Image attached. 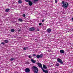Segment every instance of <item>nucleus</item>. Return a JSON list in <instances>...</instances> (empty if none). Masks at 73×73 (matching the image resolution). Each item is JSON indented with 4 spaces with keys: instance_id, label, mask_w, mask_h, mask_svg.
Wrapping results in <instances>:
<instances>
[{
    "instance_id": "f257e3e1",
    "label": "nucleus",
    "mask_w": 73,
    "mask_h": 73,
    "mask_svg": "<svg viewBox=\"0 0 73 73\" xmlns=\"http://www.w3.org/2000/svg\"><path fill=\"white\" fill-rule=\"evenodd\" d=\"M62 4H63L62 7L65 9H66L68 8V7L69 6V4L67 2H65L64 1H62Z\"/></svg>"
},
{
    "instance_id": "f03ea898",
    "label": "nucleus",
    "mask_w": 73,
    "mask_h": 73,
    "mask_svg": "<svg viewBox=\"0 0 73 73\" xmlns=\"http://www.w3.org/2000/svg\"><path fill=\"white\" fill-rule=\"evenodd\" d=\"M32 68L34 73H37L38 72V68L37 67L33 66L32 67Z\"/></svg>"
},
{
    "instance_id": "7ed1b4c3",
    "label": "nucleus",
    "mask_w": 73,
    "mask_h": 73,
    "mask_svg": "<svg viewBox=\"0 0 73 73\" xmlns=\"http://www.w3.org/2000/svg\"><path fill=\"white\" fill-rule=\"evenodd\" d=\"M36 28H35L34 27H31L29 29L30 31H34L35 30Z\"/></svg>"
},
{
    "instance_id": "20e7f679",
    "label": "nucleus",
    "mask_w": 73,
    "mask_h": 73,
    "mask_svg": "<svg viewBox=\"0 0 73 73\" xmlns=\"http://www.w3.org/2000/svg\"><path fill=\"white\" fill-rule=\"evenodd\" d=\"M25 72L27 73H29L30 72V69L28 68H27L25 70Z\"/></svg>"
},
{
    "instance_id": "39448f33",
    "label": "nucleus",
    "mask_w": 73,
    "mask_h": 73,
    "mask_svg": "<svg viewBox=\"0 0 73 73\" xmlns=\"http://www.w3.org/2000/svg\"><path fill=\"white\" fill-rule=\"evenodd\" d=\"M29 4L30 6H32V4H33V3H32V2L30 0H29Z\"/></svg>"
},
{
    "instance_id": "423d86ee",
    "label": "nucleus",
    "mask_w": 73,
    "mask_h": 73,
    "mask_svg": "<svg viewBox=\"0 0 73 73\" xmlns=\"http://www.w3.org/2000/svg\"><path fill=\"white\" fill-rule=\"evenodd\" d=\"M47 32H48V33H50V32L52 31V30L50 28H49L47 29Z\"/></svg>"
},
{
    "instance_id": "0eeeda50",
    "label": "nucleus",
    "mask_w": 73,
    "mask_h": 73,
    "mask_svg": "<svg viewBox=\"0 0 73 73\" xmlns=\"http://www.w3.org/2000/svg\"><path fill=\"white\" fill-rule=\"evenodd\" d=\"M31 61L32 62H33V63H36V60H33V58H32L31 60Z\"/></svg>"
},
{
    "instance_id": "6e6552de",
    "label": "nucleus",
    "mask_w": 73,
    "mask_h": 73,
    "mask_svg": "<svg viewBox=\"0 0 73 73\" xmlns=\"http://www.w3.org/2000/svg\"><path fill=\"white\" fill-rule=\"evenodd\" d=\"M37 64H38V66L39 67H41V66H42V64L40 63H37Z\"/></svg>"
},
{
    "instance_id": "1a4fd4ad",
    "label": "nucleus",
    "mask_w": 73,
    "mask_h": 73,
    "mask_svg": "<svg viewBox=\"0 0 73 73\" xmlns=\"http://www.w3.org/2000/svg\"><path fill=\"white\" fill-rule=\"evenodd\" d=\"M43 68H44L45 69H46V68H47V67H46V66H45V65L44 64H43Z\"/></svg>"
},
{
    "instance_id": "9d476101",
    "label": "nucleus",
    "mask_w": 73,
    "mask_h": 73,
    "mask_svg": "<svg viewBox=\"0 0 73 73\" xmlns=\"http://www.w3.org/2000/svg\"><path fill=\"white\" fill-rule=\"evenodd\" d=\"M60 53H64V51L63 50H61L60 51Z\"/></svg>"
},
{
    "instance_id": "9b49d317",
    "label": "nucleus",
    "mask_w": 73,
    "mask_h": 73,
    "mask_svg": "<svg viewBox=\"0 0 73 73\" xmlns=\"http://www.w3.org/2000/svg\"><path fill=\"white\" fill-rule=\"evenodd\" d=\"M43 72H45V73H48V71L47 70H43Z\"/></svg>"
},
{
    "instance_id": "f8f14e48",
    "label": "nucleus",
    "mask_w": 73,
    "mask_h": 73,
    "mask_svg": "<svg viewBox=\"0 0 73 73\" xmlns=\"http://www.w3.org/2000/svg\"><path fill=\"white\" fill-rule=\"evenodd\" d=\"M10 10V9H6L5 10V11L6 12H9Z\"/></svg>"
},
{
    "instance_id": "ddd939ff",
    "label": "nucleus",
    "mask_w": 73,
    "mask_h": 73,
    "mask_svg": "<svg viewBox=\"0 0 73 73\" xmlns=\"http://www.w3.org/2000/svg\"><path fill=\"white\" fill-rule=\"evenodd\" d=\"M57 60V61H58V62H60L61 61V60H62L61 59L59 58H58Z\"/></svg>"
},
{
    "instance_id": "4468645a",
    "label": "nucleus",
    "mask_w": 73,
    "mask_h": 73,
    "mask_svg": "<svg viewBox=\"0 0 73 73\" xmlns=\"http://www.w3.org/2000/svg\"><path fill=\"white\" fill-rule=\"evenodd\" d=\"M37 1H38V0H34V1H33V2L34 4H35L36 2H37Z\"/></svg>"
},
{
    "instance_id": "2eb2a0df",
    "label": "nucleus",
    "mask_w": 73,
    "mask_h": 73,
    "mask_svg": "<svg viewBox=\"0 0 73 73\" xmlns=\"http://www.w3.org/2000/svg\"><path fill=\"white\" fill-rule=\"evenodd\" d=\"M4 42L5 43H8V40H5Z\"/></svg>"
},
{
    "instance_id": "dca6fc26",
    "label": "nucleus",
    "mask_w": 73,
    "mask_h": 73,
    "mask_svg": "<svg viewBox=\"0 0 73 73\" xmlns=\"http://www.w3.org/2000/svg\"><path fill=\"white\" fill-rule=\"evenodd\" d=\"M22 2H23L21 0H19L18 1V2L19 3V4H21L22 3Z\"/></svg>"
},
{
    "instance_id": "f3484780",
    "label": "nucleus",
    "mask_w": 73,
    "mask_h": 73,
    "mask_svg": "<svg viewBox=\"0 0 73 73\" xmlns=\"http://www.w3.org/2000/svg\"><path fill=\"white\" fill-rule=\"evenodd\" d=\"M40 55L38 54L36 55V58H40Z\"/></svg>"
},
{
    "instance_id": "a211bd4d",
    "label": "nucleus",
    "mask_w": 73,
    "mask_h": 73,
    "mask_svg": "<svg viewBox=\"0 0 73 73\" xmlns=\"http://www.w3.org/2000/svg\"><path fill=\"white\" fill-rule=\"evenodd\" d=\"M26 49H28V47H25L23 48V50H27Z\"/></svg>"
},
{
    "instance_id": "6ab92c4d",
    "label": "nucleus",
    "mask_w": 73,
    "mask_h": 73,
    "mask_svg": "<svg viewBox=\"0 0 73 73\" xmlns=\"http://www.w3.org/2000/svg\"><path fill=\"white\" fill-rule=\"evenodd\" d=\"M15 29H11V31L12 32H15Z\"/></svg>"
},
{
    "instance_id": "aec40b11",
    "label": "nucleus",
    "mask_w": 73,
    "mask_h": 73,
    "mask_svg": "<svg viewBox=\"0 0 73 73\" xmlns=\"http://www.w3.org/2000/svg\"><path fill=\"white\" fill-rule=\"evenodd\" d=\"M60 64H64V62H62V60L61 61H60V62H59Z\"/></svg>"
},
{
    "instance_id": "412c9836",
    "label": "nucleus",
    "mask_w": 73,
    "mask_h": 73,
    "mask_svg": "<svg viewBox=\"0 0 73 73\" xmlns=\"http://www.w3.org/2000/svg\"><path fill=\"white\" fill-rule=\"evenodd\" d=\"M19 21H20L21 22V21H23V20L22 19H19Z\"/></svg>"
},
{
    "instance_id": "4be33fe9",
    "label": "nucleus",
    "mask_w": 73,
    "mask_h": 73,
    "mask_svg": "<svg viewBox=\"0 0 73 73\" xmlns=\"http://www.w3.org/2000/svg\"><path fill=\"white\" fill-rule=\"evenodd\" d=\"M60 65V64L58 63H56V66H58Z\"/></svg>"
},
{
    "instance_id": "5701e85b",
    "label": "nucleus",
    "mask_w": 73,
    "mask_h": 73,
    "mask_svg": "<svg viewBox=\"0 0 73 73\" xmlns=\"http://www.w3.org/2000/svg\"><path fill=\"white\" fill-rule=\"evenodd\" d=\"M10 60L11 61H13V60H14V58H11L10 59Z\"/></svg>"
},
{
    "instance_id": "b1692460",
    "label": "nucleus",
    "mask_w": 73,
    "mask_h": 73,
    "mask_svg": "<svg viewBox=\"0 0 73 73\" xmlns=\"http://www.w3.org/2000/svg\"><path fill=\"white\" fill-rule=\"evenodd\" d=\"M40 58H42V57H43V55L41 54L40 55Z\"/></svg>"
},
{
    "instance_id": "393cba45",
    "label": "nucleus",
    "mask_w": 73,
    "mask_h": 73,
    "mask_svg": "<svg viewBox=\"0 0 73 73\" xmlns=\"http://www.w3.org/2000/svg\"><path fill=\"white\" fill-rule=\"evenodd\" d=\"M42 69V70L43 71V70H44V68H42V66L40 67Z\"/></svg>"
},
{
    "instance_id": "a878e982",
    "label": "nucleus",
    "mask_w": 73,
    "mask_h": 73,
    "mask_svg": "<svg viewBox=\"0 0 73 73\" xmlns=\"http://www.w3.org/2000/svg\"><path fill=\"white\" fill-rule=\"evenodd\" d=\"M1 44H3V45H4V44H5V43L4 42H2L1 43Z\"/></svg>"
},
{
    "instance_id": "bb28decb",
    "label": "nucleus",
    "mask_w": 73,
    "mask_h": 73,
    "mask_svg": "<svg viewBox=\"0 0 73 73\" xmlns=\"http://www.w3.org/2000/svg\"><path fill=\"white\" fill-rule=\"evenodd\" d=\"M23 17H25V14H23Z\"/></svg>"
},
{
    "instance_id": "cd10ccee",
    "label": "nucleus",
    "mask_w": 73,
    "mask_h": 73,
    "mask_svg": "<svg viewBox=\"0 0 73 73\" xmlns=\"http://www.w3.org/2000/svg\"><path fill=\"white\" fill-rule=\"evenodd\" d=\"M36 55L35 54H33V56H34V57H36Z\"/></svg>"
},
{
    "instance_id": "c85d7f7f",
    "label": "nucleus",
    "mask_w": 73,
    "mask_h": 73,
    "mask_svg": "<svg viewBox=\"0 0 73 73\" xmlns=\"http://www.w3.org/2000/svg\"><path fill=\"white\" fill-rule=\"evenodd\" d=\"M37 31H40V29L38 28H37Z\"/></svg>"
},
{
    "instance_id": "c756f323",
    "label": "nucleus",
    "mask_w": 73,
    "mask_h": 73,
    "mask_svg": "<svg viewBox=\"0 0 73 73\" xmlns=\"http://www.w3.org/2000/svg\"><path fill=\"white\" fill-rule=\"evenodd\" d=\"M55 3H57V0H55Z\"/></svg>"
},
{
    "instance_id": "7c9ffc66",
    "label": "nucleus",
    "mask_w": 73,
    "mask_h": 73,
    "mask_svg": "<svg viewBox=\"0 0 73 73\" xmlns=\"http://www.w3.org/2000/svg\"><path fill=\"white\" fill-rule=\"evenodd\" d=\"M42 24V23H39V25H40V26Z\"/></svg>"
},
{
    "instance_id": "2f4dec72",
    "label": "nucleus",
    "mask_w": 73,
    "mask_h": 73,
    "mask_svg": "<svg viewBox=\"0 0 73 73\" xmlns=\"http://www.w3.org/2000/svg\"><path fill=\"white\" fill-rule=\"evenodd\" d=\"M26 1H27V2H29V0H25Z\"/></svg>"
},
{
    "instance_id": "473e14b6",
    "label": "nucleus",
    "mask_w": 73,
    "mask_h": 73,
    "mask_svg": "<svg viewBox=\"0 0 73 73\" xmlns=\"http://www.w3.org/2000/svg\"><path fill=\"white\" fill-rule=\"evenodd\" d=\"M29 58H31V56L30 55L29 56Z\"/></svg>"
},
{
    "instance_id": "72a5a7b5",
    "label": "nucleus",
    "mask_w": 73,
    "mask_h": 73,
    "mask_svg": "<svg viewBox=\"0 0 73 73\" xmlns=\"http://www.w3.org/2000/svg\"><path fill=\"white\" fill-rule=\"evenodd\" d=\"M42 22H44V20H42Z\"/></svg>"
},
{
    "instance_id": "f704fd0d",
    "label": "nucleus",
    "mask_w": 73,
    "mask_h": 73,
    "mask_svg": "<svg viewBox=\"0 0 73 73\" xmlns=\"http://www.w3.org/2000/svg\"><path fill=\"white\" fill-rule=\"evenodd\" d=\"M72 21H73V17L72 19Z\"/></svg>"
},
{
    "instance_id": "c9c22d12",
    "label": "nucleus",
    "mask_w": 73,
    "mask_h": 73,
    "mask_svg": "<svg viewBox=\"0 0 73 73\" xmlns=\"http://www.w3.org/2000/svg\"><path fill=\"white\" fill-rule=\"evenodd\" d=\"M20 31H21L20 29H19L18 30V32H20Z\"/></svg>"
},
{
    "instance_id": "e433bc0d",
    "label": "nucleus",
    "mask_w": 73,
    "mask_h": 73,
    "mask_svg": "<svg viewBox=\"0 0 73 73\" xmlns=\"http://www.w3.org/2000/svg\"><path fill=\"white\" fill-rule=\"evenodd\" d=\"M48 52H50V50H48Z\"/></svg>"
},
{
    "instance_id": "4c0bfd02",
    "label": "nucleus",
    "mask_w": 73,
    "mask_h": 73,
    "mask_svg": "<svg viewBox=\"0 0 73 73\" xmlns=\"http://www.w3.org/2000/svg\"><path fill=\"white\" fill-rule=\"evenodd\" d=\"M15 73H19L18 72H15Z\"/></svg>"
}]
</instances>
